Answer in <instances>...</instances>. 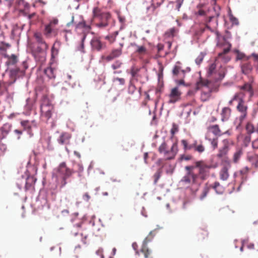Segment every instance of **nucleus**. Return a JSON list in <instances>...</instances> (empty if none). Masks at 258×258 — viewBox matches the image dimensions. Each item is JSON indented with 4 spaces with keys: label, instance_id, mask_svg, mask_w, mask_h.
Returning a JSON list of instances; mask_svg holds the SVG:
<instances>
[{
    "label": "nucleus",
    "instance_id": "bf43d9fd",
    "mask_svg": "<svg viewBox=\"0 0 258 258\" xmlns=\"http://www.w3.org/2000/svg\"><path fill=\"white\" fill-rule=\"evenodd\" d=\"M208 232L205 230H201L199 233V235L202 238L204 239L205 237L208 236Z\"/></svg>",
    "mask_w": 258,
    "mask_h": 258
},
{
    "label": "nucleus",
    "instance_id": "13d9d810",
    "mask_svg": "<svg viewBox=\"0 0 258 258\" xmlns=\"http://www.w3.org/2000/svg\"><path fill=\"white\" fill-rule=\"evenodd\" d=\"M139 71V69L135 67H132L131 70V74L133 77L136 76L137 74Z\"/></svg>",
    "mask_w": 258,
    "mask_h": 258
},
{
    "label": "nucleus",
    "instance_id": "0eeeda50",
    "mask_svg": "<svg viewBox=\"0 0 258 258\" xmlns=\"http://www.w3.org/2000/svg\"><path fill=\"white\" fill-rule=\"evenodd\" d=\"M48 48L36 47L33 50V55L34 56L36 61L43 64L46 59L47 51Z\"/></svg>",
    "mask_w": 258,
    "mask_h": 258
},
{
    "label": "nucleus",
    "instance_id": "f257e3e1",
    "mask_svg": "<svg viewBox=\"0 0 258 258\" xmlns=\"http://www.w3.org/2000/svg\"><path fill=\"white\" fill-rule=\"evenodd\" d=\"M195 166L199 168L198 174L189 171L182 179V181L186 183H191L190 188L193 194H195L198 190L201 181L205 180L209 176V170L211 168V166L203 160L196 162Z\"/></svg>",
    "mask_w": 258,
    "mask_h": 258
},
{
    "label": "nucleus",
    "instance_id": "c9c22d12",
    "mask_svg": "<svg viewBox=\"0 0 258 258\" xmlns=\"http://www.w3.org/2000/svg\"><path fill=\"white\" fill-rule=\"evenodd\" d=\"M247 159L256 167V163L258 160V157L257 156L253 154H248L247 156Z\"/></svg>",
    "mask_w": 258,
    "mask_h": 258
},
{
    "label": "nucleus",
    "instance_id": "2f4dec72",
    "mask_svg": "<svg viewBox=\"0 0 258 258\" xmlns=\"http://www.w3.org/2000/svg\"><path fill=\"white\" fill-rule=\"evenodd\" d=\"M211 89L209 88L207 91H203L201 95V99L202 101L205 102L207 101L211 96Z\"/></svg>",
    "mask_w": 258,
    "mask_h": 258
},
{
    "label": "nucleus",
    "instance_id": "bb28decb",
    "mask_svg": "<svg viewBox=\"0 0 258 258\" xmlns=\"http://www.w3.org/2000/svg\"><path fill=\"white\" fill-rule=\"evenodd\" d=\"M56 70L51 67H48L44 70L45 75L49 79H54L56 77Z\"/></svg>",
    "mask_w": 258,
    "mask_h": 258
},
{
    "label": "nucleus",
    "instance_id": "680f3d73",
    "mask_svg": "<svg viewBox=\"0 0 258 258\" xmlns=\"http://www.w3.org/2000/svg\"><path fill=\"white\" fill-rule=\"evenodd\" d=\"M251 57H253V61L256 62L258 64V54L252 53L250 56L247 57V58H249Z\"/></svg>",
    "mask_w": 258,
    "mask_h": 258
},
{
    "label": "nucleus",
    "instance_id": "c756f323",
    "mask_svg": "<svg viewBox=\"0 0 258 258\" xmlns=\"http://www.w3.org/2000/svg\"><path fill=\"white\" fill-rule=\"evenodd\" d=\"M5 56L8 58L6 62L8 66L14 65L18 62V56L15 54H12L10 56L6 55Z\"/></svg>",
    "mask_w": 258,
    "mask_h": 258
},
{
    "label": "nucleus",
    "instance_id": "9b49d317",
    "mask_svg": "<svg viewBox=\"0 0 258 258\" xmlns=\"http://www.w3.org/2000/svg\"><path fill=\"white\" fill-rule=\"evenodd\" d=\"M91 48L94 51H99L104 49L105 46V43L101 40L100 37L94 36L90 41Z\"/></svg>",
    "mask_w": 258,
    "mask_h": 258
},
{
    "label": "nucleus",
    "instance_id": "4be33fe9",
    "mask_svg": "<svg viewBox=\"0 0 258 258\" xmlns=\"http://www.w3.org/2000/svg\"><path fill=\"white\" fill-rule=\"evenodd\" d=\"M231 114V108L228 107H225L223 108L221 112V120L222 121L227 120L230 118Z\"/></svg>",
    "mask_w": 258,
    "mask_h": 258
},
{
    "label": "nucleus",
    "instance_id": "f704fd0d",
    "mask_svg": "<svg viewBox=\"0 0 258 258\" xmlns=\"http://www.w3.org/2000/svg\"><path fill=\"white\" fill-rule=\"evenodd\" d=\"M177 64H180V62L178 61L176 62V64L174 66L173 69L172 70V74L174 76H177L180 71H181L183 74H185V71L184 70H181V67L179 66H178Z\"/></svg>",
    "mask_w": 258,
    "mask_h": 258
},
{
    "label": "nucleus",
    "instance_id": "09e8293b",
    "mask_svg": "<svg viewBox=\"0 0 258 258\" xmlns=\"http://www.w3.org/2000/svg\"><path fill=\"white\" fill-rule=\"evenodd\" d=\"M178 131V126L177 124L175 123L172 124V126L170 131V133L171 134V138H173L174 137V135L175 133H177Z\"/></svg>",
    "mask_w": 258,
    "mask_h": 258
},
{
    "label": "nucleus",
    "instance_id": "5fc2aeb1",
    "mask_svg": "<svg viewBox=\"0 0 258 258\" xmlns=\"http://www.w3.org/2000/svg\"><path fill=\"white\" fill-rule=\"evenodd\" d=\"M108 25V22L100 21V22L96 24V26L100 28H104Z\"/></svg>",
    "mask_w": 258,
    "mask_h": 258
},
{
    "label": "nucleus",
    "instance_id": "052dcab7",
    "mask_svg": "<svg viewBox=\"0 0 258 258\" xmlns=\"http://www.w3.org/2000/svg\"><path fill=\"white\" fill-rule=\"evenodd\" d=\"M67 80L66 81L69 84L72 85L73 87L74 85H75V83H74L73 81H72V77L71 75L68 74L67 75Z\"/></svg>",
    "mask_w": 258,
    "mask_h": 258
},
{
    "label": "nucleus",
    "instance_id": "a19ab883",
    "mask_svg": "<svg viewBox=\"0 0 258 258\" xmlns=\"http://www.w3.org/2000/svg\"><path fill=\"white\" fill-rule=\"evenodd\" d=\"M216 68V64L215 63H211L208 67V75L211 76L213 75L215 71Z\"/></svg>",
    "mask_w": 258,
    "mask_h": 258
},
{
    "label": "nucleus",
    "instance_id": "aec40b11",
    "mask_svg": "<svg viewBox=\"0 0 258 258\" xmlns=\"http://www.w3.org/2000/svg\"><path fill=\"white\" fill-rule=\"evenodd\" d=\"M122 53L121 48L113 49L111 52L105 57V59L108 61L119 57Z\"/></svg>",
    "mask_w": 258,
    "mask_h": 258
},
{
    "label": "nucleus",
    "instance_id": "0e129e2a",
    "mask_svg": "<svg viewBox=\"0 0 258 258\" xmlns=\"http://www.w3.org/2000/svg\"><path fill=\"white\" fill-rule=\"evenodd\" d=\"M204 56L202 55H199L196 59V62L198 64H200L203 61Z\"/></svg>",
    "mask_w": 258,
    "mask_h": 258
},
{
    "label": "nucleus",
    "instance_id": "b1692460",
    "mask_svg": "<svg viewBox=\"0 0 258 258\" xmlns=\"http://www.w3.org/2000/svg\"><path fill=\"white\" fill-rule=\"evenodd\" d=\"M207 130L209 132L212 133L216 136L220 137L223 134V133L221 132L219 125L217 124L210 125L207 127Z\"/></svg>",
    "mask_w": 258,
    "mask_h": 258
},
{
    "label": "nucleus",
    "instance_id": "4d7b16f0",
    "mask_svg": "<svg viewBox=\"0 0 258 258\" xmlns=\"http://www.w3.org/2000/svg\"><path fill=\"white\" fill-rule=\"evenodd\" d=\"M113 82H118V84L123 85L125 84V80L123 78H115L113 79Z\"/></svg>",
    "mask_w": 258,
    "mask_h": 258
},
{
    "label": "nucleus",
    "instance_id": "6e6d98bb",
    "mask_svg": "<svg viewBox=\"0 0 258 258\" xmlns=\"http://www.w3.org/2000/svg\"><path fill=\"white\" fill-rule=\"evenodd\" d=\"M192 159V156L191 155L183 154L180 156V159L181 160L189 161Z\"/></svg>",
    "mask_w": 258,
    "mask_h": 258
},
{
    "label": "nucleus",
    "instance_id": "de8ad7c7",
    "mask_svg": "<svg viewBox=\"0 0 258 258\" xmlns=\"http://www.w3.org/2000/svg\"><path fill=\"white\" fill-rule=\"evenodd\" d=\"M176 32V30L174 28L170 29L165 33V35L168 37H173Z\"/></svg>",
    "mask_w": 258,
    "mask_h": 258
},
{
    "label": "nucleus",
    "instance_id": "6e6552de",
    "mask_svg": "<svg viewBox=\"0 0 258 258\" xmlns=\"http://www.w3.org/2000/svg\"><path fill=\"white\" fill-rule=\"evenodd\" d=\"M154 235L155 234H153V231L150 232L143 241L141 251L144 254L145 258H152V251L148 247L147 243L152 240Z\"/></svg>",
    "mask_w": 258,
    "mask_h": 258
},
{
    "label": "nucleus",
    "instance_id": "f3484780",
    "mask_svg": "<svg viewBox=\"0 0 258 258\" xmlns=\"http://www.w3.org/2000/svg\"><path fill=\"white\" fill-rule=\"evenodd\" d=\"M71 138L72 136L70 133L66 132L62 133L57 139V142L61 145H69Z\"/></svg>",
    "mask_w": 258,
    "mask_h": 258
},
{
    "label": "nucleus",
    "instance_id": "393cba45",
    "mask_svg": "<svg viewBox=\"0 0 258 258\" xmlns=\"http://www.w3.org/2000/svg\"><path fill=\"white\" fill-rule=\"evenodd\" d=\"M211 82L206 79H204L200 77L199 81L196 83V89L199 90L203 87H207L210 88Z\"/></svg>",
    "mask_w": 258,
    "mask_h": 258
},
{
    "label": "nucleus",
    "instance_id": "cd10ccee",
    "mask_svg": "<svg viewBox=\"0 0 258 258\" xmlns=\"http://www.w3.org/2000/svg\"><path fill=\"white\" fill-rule=\"evenodd\" d=\"M76 30L82 29L83 31H89L91 29V26L86 24L84 20H82L75 25Z\"/></svg>",
    "mask_w": 258,
    "mask_h": 258
},
{
    "label": "nucleus",
    "instance_id": "c85d7f7f",
    "mask_svg": "<svg viewBox=\"0 0 258 258\" xmlns=\"http://www.w3.org/2000/svg\"><path fill=\"white\" fill-rule=\"evenodd\" d=\"M243 154L242 149L241 148L237 149L233 155L232 161L234 163H237Z\"/></svg>",
    "mask_w": 258,
    "mask_h": 258
},
{
    "label": "nucleus",
    "instance_id": "37998d69",
    "mask_svg": "<svg viewBox=\"0 0 258 258\" xmlns=\"http://www.w3.org/2000/svg\"><path fill=\"white\" fill-rule=\"evenodd\" d=\"M111 18V15L108 12H105L103 15H102V17L99 19L100 21H103L105 22H108V21Z\"/></svg>",
    "mask_w": 258,
    "mask_h": 258
},
{
    "label": "nucleus",
    "instance_id": "a211bd4d",
    "mask_svg": "<svg viewBox=\"0 0 258 258\" xmlns=\"http://www.w3.org/2000/svg\"><path fill=\"white\" fill-rule=\"evenodd\" d=\"M249 171V168L248 167H245L242 168L237 174L236 176L237 180L240 179L241 184L245 182L247 178L248 173Z\"/></svg>",
    "mask_w": 258,
    "mask_h": 258
},
{
    "label": "nucleus",
    "instance_id": "4c0bfd02",
    "mask_svg": "<svg viewBox=\"0 0 258 258\" xmlns=\"http://www.w3.org/2000/svg\"><path fill=\"white\" fill-rule=\"evenodd\" d=\"M21 125L24 127V129L25 130H27L29 133H30L31 131V125L30 122L26 120H22L21 121Z\"/></svg>",
    "mask_w": 258,
    "mask_h": 258
},
{
    "label": "nucleus",
    "instance_id": "473e14b6",
    "mask_svg": "<svg viewBox=\"0 0 258 258\" xmlns=\"http://www.w3.org/2000/svg\"><path fill=\"white\" fill-rule=\"evenodd\" d=\"M104 13L100 8L95 7L93 10V18H98L99 19Z\"/></svg>",
    "mask_w": 258,
    "mask_h": 258
},
{
    "label": "nucleus",
    "instance_id": "7c9ffc66",
    "mask_svg": "<svg viewBox=\"0 0 258 258\" xmlns=\"http://www.w3.org/2000/svg\"><path fill=\"white\" fill-rule=\"evenodd\" d=\"M206 140H208L211 144L213 149H215L218 147V139L217 137L210 138L207 135L205 137Z\"/></svg>",
    "mask_w": 258,
    "mask_h": 258
},
{
    "label": "nucleus",
    "instance_id": "2eb2a0df",
    "mask_svg": "<svg viewBox=\"0 0 258 258\" xmlns=\"http://www.w3.org/2000/svg\"><path fill=\"white\" fill-rule=\"evenodd\" d=\"M132 47H135V52L140 57H142L147 55L148 53V50L146 47L143 45H139L135 43H132L131 44Z\"/></svg>",
    "mask_w": 258,
    "mask_h": 258
},
{
    "label": "nucleus",
    "instance_id": "603ef678",
    "mask_svg": "<svg viewBox=\"0 0 258 258\" xmlns=\"http://www.w3.org/2000/svg\"><path fill=\"white\" fill-rule=\"evenodd\" d=\"M122 64V63L120 61L116 60L111 65V68L115 70L120 68Z\"/></svg>",
    "mask_w": 258,
    "mask_h": 258
},
{
    "label": "nucleus",
    "instance_id": "7ed1b4c3",
    "mask_svg": "<svg viewBox=\"0 0 258 258\" xmlns=\"http://www.w3.org/2000/svg\"><path fill=\"white\" fill-rule=\"evenodd\" d=\"M178 151L177 142H175L172 145L170 149L167 144L164 142L158 148V152L160 154L163 155L165 159L170 160L174 159Z\"/></svg>",
    "mask_w": 258,
    "mask_h": 258
},
{
    "label": "nucleus",
    "instance_id": "774afa93",
    "mask_svg": "<svg viewBox=\"0 0 258 258\" xmlns=\"http://www.w3.org/2000/svg\"><path fill=\"white\" fill-rule=\"evenodd\" d=\"M128 90L130 92H131L132 93H133L136 90L135 86L131 84L129 86Z\"/></svg>",
    "mask_w": 258,
    "mask_h": 258
},
{
    "label": "nucleus",
    "instance_id": "338daca9",
    "mask_svg": "<svg viewBox=\"0 0 258 258\" xmlns=\"http://www.w3.org/2000/svg\"><path fill=\"white\" fill-rule=\"evenodd\" d=\"M184 0H176V3L177 4L176 9L179 11L180 8L181 7Z\"/></svg>",
    "mask_w": 258,
    "mask_h": 258
},
{
    "label": "nucleus",
    "instance_id": "8fccbe9b",
    "mask_svg": "<svg viewBox=\"0 0 258 258\" xmlns=\"http://www.w3.org/2000/svg\"><path fill=\"white\" fill-rule=\"evenodd\" d=\"M76 166L77 168V172L78 173L79 176H82V173L84 170V168L82 164L80 163H78L76 164Z\"/></svg>",
    "mask_w": 258,
    "mask_h": 258
},
{
    "label": "nucleus",
    "instance_id": "49530a36",
    "mask_svg": "<svg viewBox=\"0 0 258 258\" xmlns=\"http://www.w3.org/2000/svg\"><path fill=\"white\" fill-rule=\"evenodd\" d=\"M251 141V135H246L243 136V143L245 146H247Z\"/></svg>",
    "mask_w": 258,
    "mask_h": 258
},
{
    "label": "nucleus",
    "instance_id": "423d86ee",
    "mask_svg": "<svg viewBox=\"0 0 258 258\" xmlns=\"http://www.w3.org/2000/svg\"><path fill=\"white\" fill-rule=\"evenodd\" d=\"M181 143L184 152L193 150L194 152L202 154L205 151V147L203 144H198L197 140L188 141L182 140Z\"/></svg>",
    "mask_w": 258,
    "mask_h": 258
},
{
    "label": "nucleus",
    "instance_id": "a878e982",
    "mask_svg": "<svg viewBox=\"0 0 258 258\" xmlns=\"http://www.w3.org/2000/svg\"><path fill=\"white\" fill-rule=\"evenodd\" d=\"M241 71L245 75L249 74L252 71L253 67L252 64L249 62H244L241 64Z\"/></svg>",
    "mask_w": 258,
    "mask_h": 258
},
{
    "label": "nucleus",
    "instance_id": "864d4df0",
    "mask_svg": "<svg viewBox=\"0 0 258 258\" xmlns=\"http://www.w3.org/2000/svg\"><path fill=\"white\" fill-rule=\"evenodd\" d=\"M55 43H54V44L53 45V46L51 48V57L52 58H54L55 57V56L57 55L58 52V49H57L55 47Z\"/></svg>",
    "mask_w": 258,
    "mask_h": 258
},
{
    "label": "nucleus",
    "instance_id": "79ce46f5",
    "mask_svg": "<svg viewBox=\"0 0 258 258\" xmlns=\"http://www.w3.org/2000/svg\"><path fill=\"white\" fill-rule=\"evenodd\" d=\"M162 169L159 168L158 169V170L156 171V172L154 174L153 177L154 179V184H156L159 180V179L161 177V175L162 173Z\"/></svg>",
    "mask_w": 258,
    "mask_h": 258
},
{
    "label": "nucleus",
    "instance_id": "6ab92c4d",
    "mask_svg": "<svg viewBox=\"0 0 258 258\" xmlns=\"http://www.w3.org/2000/svg\"><path fill=\"white\" fill-rule=\"evenodd\" d=\"M36 179L33 176H29L26 179L25 189L26 191L34 190Z\"/></svg>",
    "mask_w": 258,
    "mask_h": 258
},
{
    "label": "nucleus",
    "instance_id": "5701e85b",
    "mask_svg": "<svg viewBox=\"0 0 258 258\" xmlns=\"http://www.w3.org/2000/svg\"><path fill=\"white\" fill-rule=\"evenodd\" d=\"M210 188L214 189L218 194H222L224 191V187L218 181L215 182L213 184L209 185Z\"/></svg>",
    "mask_w": 258,
    "mask_h": 258
},
{
    "label": "nucleus",
    "instance_id": "e433bc0d",
    "mask_svg": "<svg viewBox=\"0 0 258 258\" xmlns=\"http://www.w3.org/2000/svg\"><path fill=\"white\" fill-rule=\"evenodd\" d=\"M210 187L207 184H206L205 187H204L202 192L200 196V199L201 200H203L205 197L207 196L209 192Z\"/></svg>",
    "mask_w": 258,
    "mask_h": 258
},
{
    "label": "nucleus",
    "instance_id": "f8f14e48",
    "mask_svg": "<svg viewBox=\"0 0 258 258\" xmlns=\"http://www.w3.org/2000/svg\"><path fill=\"white\" fill-rule=\"evenodd\" d=\"M182 93L178 87H175L171 89L170 93L168 96L169 99V103H175L181 99Z\"/></svg>",
    "mask_w": 258,
    "mask_h": 258
},
{
    "label": "nucleus",
    "instance_id": "c03bdc74",
    "mask_svg": "<svg viewBox=\"0 0 258 258\" xmlns=\"http://www.w3.org/2000/svg\"><path fill=\"white\" fill-rule=\"evenodd\" d=\"M225 69L223 68L219 71L218 75L219 77L216 79V82L221 81L225 77Z\"/></svg>",
    "mask_w": 258,
    "mask_h": 258
},
{
    "label": "nucleus",
    "instance_id": "ddd939ff",
    "mask_svg": "<svg viewBox=\"0 0 258 258\" xmlns=\"http://www.w3.org/2000/svg\"><path fill=\"white\" fill-rule=\"evenodd\" d=\"M164 1V0H152L150 6H145L146 7V13L149 15L154 14L156 9L159 7Z\"/></svg>",
    "mask_w": 258,
    "mask_h": 258
},
{
    "label": "nucleus",
    "instance_id": "ea45409f",
    "mask_svg": "<svg viewBox=\"0 0 258 258\" xmlns=\"http://www.w3.org/2000/svg\"><path fill=\"white\" fill-rule=\"evenodd\" d=\"M245 128L247 131V133L248 135H251L252 133L255 132V127H254L253 124L251 123H247Z\"/></svg>",
    "mask_w": 258,
    "mask_h": 258
},
{
    "label": "nucleus",
    "instance_id": "9d476101",
    "mask_svg": "<svg viewBox=\"0 0 258 258\" xmlns=\"http://www.w3.org/2000/svg\"><path fill=\"white\" fill-rule=\"evenodd\" d=\"M244 96L245 94L243 93V95L239 98L236 106L237 110L241 113L240 120H243L247 115L248 107L244 101Z\"/></svg>",
    "mask_w": 258,
    "mask_h": 258
},
{
    "label": "nucleus",
    "instance_id": "69168bd1",
    "mask_svg": "<svg viewBox=\"0 0 258 258\" xmlns=\"http://www.w3.org/2000/svg\"><path fill=\"white\" fill-rule=\"evenodd\" d=\"M252 147L254 149H258V138L252 142Z\"/></svg>",
    "mask_w": 258,
    "mask_h": 258
},
{
    "label": "nucleus",
    "instance_id": "dca6fc26",
    "mask_svg": "<svg viewBox=\"0 0 258 258\" xmlns=\"http://www.w3.org/2000/svg\"><path fill=\"white\" fill-rule=\"evenodd\" d=\"M34 36L36 39V42L37 44V45L36 46L37 47L46 48H49L48 44L44 40L41 33H35L34 35Z\"/></svg>",
    "mask_w": 258,
    "mask_h": 258
},
{
    "label": "nucleus",
    "instance_id": "4468645a",
    "mask_svg": "<svg viewBox=\"0 0 258 258\" xmlns=\"http://www.w3.org/2000/svg\"><path fill=\"white\" fill-rule=\"evenodd\" d=\"M219 14V12L216 13V16H209L207 20L206 28L212 32L214 31V29L212 27L214 28L218 25V17Z\"/></svg>",
    "mask_w": 258,
    "mask_h": 258
},
{
    "label": "nucleus",
    "instance_id": "39448f33",
    "mask_svg": "<svg viewBox=\"0 0 258 258\" xmlns=\"http://www.w3.org/2000/svg\"><path fill=\"white\" fill-rule=\"evenodd\" d=\"M223 147H221L217 154V157L220 159L222 162H226L229 166L230 162L229 160L228 153L230 150V146L234 144L233 141L230 139H224L222 141Z\"/></svg>",
    "mask_w": 258,
    "mask_h": 258
},
{
    "label": "nucleus",
    "instance_id": "f03ea898",
    "mask_svg": "<svg viewBox=\"0 0 258 258\" xmlns=\"http://www.w3.org/2000/svg\"><path fill=\"white\" fill-rule=\"evenodd\" d=\"M74 170L69 168L66 163L63 162L59 164L53 172L52 177L60 187H63L67 184V179L72 176Z\"/></svg>",
    "mask_w": 258,
    "mask_h": 258
},
{
    "label": "nucleus",
    "instance_id": "a18cd8bd",
    "mask_svg": "<svg viewBox=\"0 0 258 258\" xmlns=\"http://www.w3.org/2000/svg\"><path fill=\"white\" fill-rule=\"evenodd\" d=\"M11 46L10 44L5 42H2L0 44V50L6 52L7 50Z\"/></svg>",
    "mask_w": 258,
    "mask_h": 258
},
{
    "label": "nucleus",
    "instance_id": "3c124183",
    "mask_svg": "<svg viewBox=\"0 0 258 258\" xmlns=\"http://www.w3.org/2000/svg\"><path fill=\"white\" fill-rule=\"evenodd\" d=\"M227 45L228 46L227 48H224L222 52L219 53L218 57H222L223 55L227 53L230 51L231 45L230 43H228Z\"/></svg>",
    "mask_w": 258,
    "mask_h": 258
},
{
    "label": "nucleus",
    "instance_id": "412c9836",
    "mask_svg": "<svg viewBox=\"0 0 258 258\" xmlns=\"http://www.w3.org/2000/svg\"><path fill=\"white\" fill-rule=\"evenodd\" d=\"M230 166L227 164V166H224L219 172L220 178L222 180H227L229 176V169Z\"/></svg>",
    "mask_w": 258,
    "mask_h": 258
},
{
    "label": "nucleus",
    "instance_id": "1a4fd4ad",
    "mask_svg": "<svg viewBox=\"0 0 258 258\" xmlns=\"http://www.w3.org/2000/svg\"><path fill=\"white\" fill-rule=\"evenodd\" d=\"M254 79L252 76L248 78V81L245 83L243 86L240 87V91L242 92L245 95V93L248 94L249 97H251L254 94L253 86H254Z\"/></svg>",
    "mask_w": 258,
    "mask_h": 258
},
{
    "label": "nucleus",
    "instance_id": "20e7f679",
    "mask_svg": "<svg viewBox=\"0 0 258 258\" xmlns=\"http://www.w3.org/2000/svg\"><path fill=\"white\" fill-rule=\"evenodd\" d=\"M40 111L41 116L46 120L50 119L54 112V106L46 96H43L41 99Z\"/></svg>",
    "mask_w": 258,
    "mask_h": 258
},
{
    "label": "nucleus",
    "instance_id": "72a5a7b5",
    "mask_svg": "<svg viewBox=\"0 0 258 258\" xmlns=\"http://www.w3.org/2000/svg\"><path fill=\"white\" fill-rule=\"evenodd\" d=\"M53 32V28L48 24L45 26L44 34L47 38H50L51 34Z\"/></svg>",
    "mask_w": 258,
    "mask_h": 258
},
{
    "label": "nucleus",
    "instance_id": "e2e57ef3",
    "mask_svg": "<svg viewBox=\"0 0 258 258\" xmlns=\"http://www.w3.org/2000/svg\"><path fill=\"white\" fill-rule=\"evenodd\" d=\"M58 21L57 19L55 18V19H53V20H52L48 24L49 25H50V26L52 27L53 28V27L54 26H55L56 25H57L58 24Z\"/></svg>",
    "mask_w": 258,
    "mask_h": 258
},
{
    "label": "nucleus",
    "instance_id": "58836bf2",
    "mask_svg": "<svg viewBox=\"0 0 258 258\" xmlns=\"http://www.w3.org/2000/svg\"><path fill=\"white\" fill-rule=\"evenodd\" d=\"M243 95L242 92H239L238 93H236L233 96V98L229 101V104L230 105H233V102L234 101H236L238 102L239 98Z\"/></svg>",
    "mask_w": 258,
    "mask_h": 258
}]
</instances>
